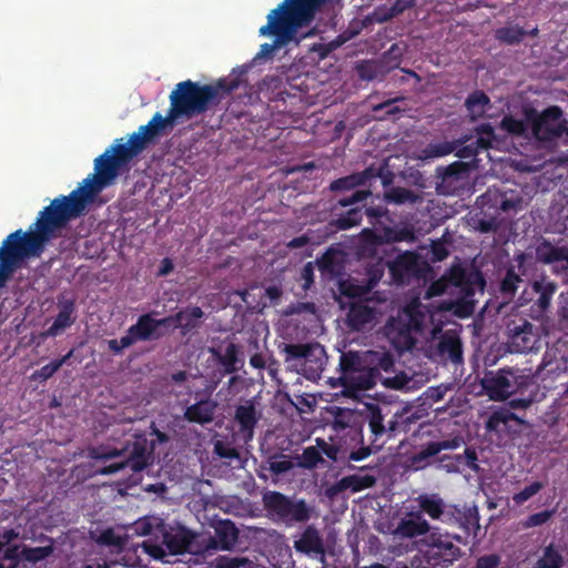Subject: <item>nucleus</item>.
Segmentation results:
<instances>
[{"label": "nucleus", "mask_w": 568, "mask_h": 568, "mask_svg": "<svg viewBox=\"0 0 568 568\" xmlns=\"http://www.w3.org/2000/svg\"><path fill=\"white\" fill-rule=\"evenodd\" d=\"M524 36H525V31L517 26L505 27V28L497 30V32H496L497 39H499L500 41H504L508 44H514V43L519 42Z\"/></svg>", "instance_id": "42"}, {"label": "nucleus", "mask_w": 568, "mask_h": 568, "mask_svg": "<svg viewBox=\"0 0 568 568\" xmlns=\"http://www.w3.org/2000/svg\"><path fill=\"white\" fill-rule=\"evenodd\" d=\"M343 373L339 377L344 387L343 394L349 397H357L358 390L372 388L377 383V375L369 373L364 366H359L354 354L342 356Z\"/></svg>", "instance_id": "10"}, {"label": "nucleus", "mask_w": 568, "mask_h": 568, "mask_svg": "<svg viewBox=\"0 0 568 568\" xmlns=\"http://www.w3.org/2000/svg\"><path fill=\"white\" fill-rule=\"evenodd\" d=\"M511 420L521 423V420L515 414L510 413L507 409H500L493 413V415L488 418L486 423V428L489 432L501 434L507 432L508 423Z\"/></svg>", "instance_id": "33"}, {"label": "nucleus", "mask_w": 568, "mask_h": 568, "mask_svg": "<svg viewBox=\"0 0 568 568\" xmlns=\"http://www.w3.org/2000/svg\"><path fill=\"white\" fill-rule=\"evenodd\" d=\"M359 366H364L369 373L381 379V371L388 372L394 365L392 356L385 351H366L361 355L354 354Z\"/></svg>", "instance_id": "17"}, {"label": "nucleus", "mask_w": 568, "mask_h": 568, "mask_svg": "<svg viewBox=\"0 0 568 568\" xmlns=\"http://www.w3.org/2000/svg\"><path fill=\"white\" fill-rule=\"evenodd\" d=\"M475 291H484L481 276L478 273L467 275L460 266L452 267L448 275L429 286L426 296L430 298L447 293L453 298L435 310L417 301L412 302L387 323L385 329L388 341L403 352L410 349L418 336L435 339L445 324L447 312L462 318L471 315L475 308Z\"/></svg>", "instance_id": "2"}, {"label": "nucleus", "mask_w": 568, "mask_h": 568, "mask_svg": "<svg viewBox=\"0 0 568 568\" xmlns=\"http://www.w3.org/2000/svg\"><path fill=\"white\" fill-rule=\"evenodd\" d=\"M239 87L236 78L222 79L216 85L200 87L192 81L181 82L171 93V108L164 118L166 128H172L182 116H192L207 109L210 103L220 98L221 93H229Z\"/></svg>", "instance_id": "4"}, {"label": "nucleus", "mask_w": 568, "mask_h": 568, "mask_svg": "<svg viewBox=\"0 0 568 568\" xmlns=\"http://www.w3.org/2000/svg\"><path fill=\"white\" fill-rule=\"evenodd\" d=\"M418 503L423 511H425L433 519H439L444 513V503L436 495L419 496Z\"/></svg>", "instance_id": "38"}, {"label": "nucleus", "mask_w": 568, "mask_h": 568, "mask_svg": "<svg viewBox=\"0 0 568 568\" xmlns=\"http://www.w3.org/2000/svg\"><path fill=\"white\" fill-rule=\"evenodd\" d=\"M166 129L165 120L160 113L154 114L150 122L140 126L126 143L123 139L94 160V173L90 174L69 196L54 199L34 223V230L29 233L17 231L11 233L0 247V286L21 263L38 256L44 244L57 230L69 220L81 215L97 195L116 179L119 171L129 159L142 151L148 141Z\"/></svg>", "instance_id": "1"}, {"label": "nucleus", "mask_w": 568, "mask_h": 568, "mask_svg": "<svg viewBox=\"0 0 568 568\" xmlns=\"http://www.w3.org/2000/svg\"><path fill=\"white\" fill-rule=\"evenodd\" d=\"M500 564V557L497 555H486L478 558L475 568H497Z\"/></svg>", "instance_id": "58"}, {"label": "nucleus", "mask_w": 568, "mask_h": 568, "mask_svg": "<svg viewBox=\"0 0 568 568\" xmlns=\"http://www.w3.org/2000/svg\"><path fill=\"white\" fill-rule=\"evenodd\" d=\"M531 287L532 291L538 294L536 305L539 307L540 312L546 311L556 291V285L552 282L542 280L535 282Z\"/></svg>", "instance_id": "35"}, {"label": "nucleus", "mask_w": 568, "mask_h": 568, "mask_svg": "<svg viewBox=\"0 0 568 568\" xmlns=\"http://www.w3.org/2000/svg\"><path fill=\"white\" fill-rule=\"evenodd\" d=\"M18 536L19 532L13 529L4 530L2 534H0V558L4 555L6 549L13 547L10 545V542Z\"/></svg>", "instance_id": "56"}, {"label": "nucleus", "mask_w": 568, "mask_h": 568, "mask_svg": "<svg viewBox=\"0 0 568 568\" xmlns=\"http://www.w3.org/2000/svg\"><path fill=\"white\" fill-rule=\"evenodd\" d=\"M365 236H369L372 242H402V241H413L414 240V231L410 226L403 227H385L382 233L376 234L372 231L365 230Z\"/></svg>", "instance_id": "26"}, {"label": "nucleus", "mask_w": 568, "mask_h": 568, "mask_svg": "<svg viewBox=\"0 0 568 568\" xmlns=\"http://www.w3.org/2000/svg\"><path fill=\"white\" fill-rule=\"evenodd\" d=\"M367 175H368V172H364L361 174H354V175L337 180L332 184V187L335 190L354 187L356 185L363 184Z\"/></svg>", "instance_id": "48"}, {"label": "nucleus", "mask_w": 568, "mask_h": 568, "mask_svg": "<svg viewBox=\"0 0 568 568\" xmlns=\"http://www.w3.org/2000/svg\"><path fill=\"white\" fill-rule=\"evenodd\" d=\"M375 484V478L371 475H352L342 478L337 483V490L351 489L354 493L369 488Z\"/></svg>", "instance_id": "34"}, {"label": "nucleus", "mask_w": 568, "mask_h": 568, "mask_svg": "<svg viewBox=\"0 0 568 568\" xmlns=\"http://www.w3.org/2000/svg\"><path fill=\"white\" fill-rule=\"evenodd\" d=\"M446 390H447V387L432 388L428 390V398L433 399L434 402H438V400L443 399Z\"/></svg>", "instance_id": "63"}, {"label": "nucleus", "mask_w": 568, "mask_h": 568, "mask_svg": "<svg viewBox=\"0 0 568 568\" xmlns=\"http://www.w3.org/2000/svg\"><path fill=\"white\" fill-rule=\"evenodd\" d=\"M501 129L513 135H523L525 134L527 126L521 120L514 119L511 116H506L500 124Z\"/></svg>", "instance_id": "47"}, {"label": "nucleus", "mask_w": 568, "mask_h": 568, "mask_svg": "<svg viewBox=\"0 0 568 568\" xmlns=\"http://www.w3.org/2000/svg\"><path fill=\"white\" fill-rule=\"evenodd\" d=\"M385 201L394 204L415 203L418 195L404 187H393L385 193Z\"/></svg>", "instance_id": "40"}, {"label": "nucleus", "mask_w": 568, "mask_h": 568, "mask_svg": "<svg viewBox=\"0 0 568 568\" xmlns=\"http://www.w3.org/2000/svg\"><path fill=\"white\" fill-rule=\"evenodd\" d=\"M532 132L538 140L550 141L562 134H568V122L562 119L561 110L558 106H550L534 120Z\"/></svg>", "instance_id": "12"}, {"label": "nucleus", "mask_w": 568, "mask_h": 568, "mask_svg": "<svg viewBox=\"0 0 568 568\" xmlns=\"http://www.w3.org/2000/svg\"><path fill=\"white\" fill-rule=\"evenodd\" d=\"M536 256L540 262L552 264L556 272L568 270V250L566 248L542 242L536 248Z\"/></svg>", "instance_id": "22"}, {"label": "nucleus", "mask_w": 568, "mask_h": 568, "mask_svg": "<svg viewBox=\"0 0 568 568\" xmlns=\"http://www.w3.org/2000/svg\"><path fill=\"white\" fill-rule=\"evenodd\" d=\"M467 110L473 120L481 118L489 106V98L483 92H474L466 100Z\"/></svg>", "instance_id": "36"}, {"label": "nucleus", "mask_w": 568, "mask_h": 568, "mask_svg": "<svg viewBox=\"0 0 568 568\" xmlns=\"http://www.w3.org/2000/svg\"><path fill=\"white\" fill-rule=\"evenodd\" d=\"M442 356L447 357L452 362L458 363L462 359V345L455 332H446L438 344Z\"/></svg>", "instance_id": "27"}, {"label": "nucleus", "mask_w": 568, "mask_h": 568, "mask_svg": "<svg viewBox=\"0 0 568 568\" xmlns=\"http://www.w3.org/2000/svg\"><path fill=\"white\" fill-rule=\"evenodd\" d=\"M361 221V213L357 209H353L348 212L347 216L338 220V224L341 229L352 227Z\"/></svg>", "instance_id": "57"}, {"label": "nucleus", "mask_w": 568, "mask_h": 568, "mask_svg": "<svg viewBox=\"0 0 568 568\" xmlns=\"http://www.w3.org/2000/svg\"><path fill=\"white\" fill-rule=\"evenodd\" d=\"M251 565L250 560L244 557L221 556L214 560L216 568H242Z\"/></svg>", "instance_id": "46"}, {"label": "nucleus", "mask_w": 568, "mask_h": 568, "mask_svg": "<svg viewBox=\"0 0 568 568\" xmlns=\"http://www.w3.org/2000/svg\"><path fill=\"white\" fill-rule=\"evenodd\" d=\"M375 317L376 311L364 302L353 303L347 314L348 324L354 329H362L373 323Z\"/></svg>", "instance_id": "25"}, {"label": "nucleus", "mask_w": 568, "mask_h": 568, "mask_svg": "<svg viewBox=\"0 0 568 568\" xmlns=\"http://www.w3.org/2000/svg\"><path fill=\"white\" fill-rule=\"evenodd\" d=\"M456 459V463L457 465H448V464H445L443 465L448 471H458L459 470V465L464 464V465H467L468 467H470L471 469H476L477 468V465H476V459H477V456H476V453L474 450H470V449H466L465 453L463 455H457L455 457Z\"/></svg>", "instance_id": "43"}, {"label": "nucleus", "mask_w": 568, "mask_h": 568, "mask_svg": "<svg viewBox=\"0 0 568 568\" xmlns=\"http://www.w3.org/2000/svg\"><path fill=\"white\" fill-rule=\"evenodd\" d=\"M235 422L239 424V434L245 442H248L254 436V428L260 418V414L255 408L253 402L247 400L236 407Z\"/></svg>", "instance_id": "19"}, {"label": "nucleus", "mask_w": 568, "mask_h": 568, "mask_svg": "<svg viewBox=\"0 0 568 568\" xmlns=\"http://www.w3.org/2000/svg\"><path fill=\"white\" fill-rule=\"evenodd\" d=\"M203 316V312L200 307H191L179 312L176 315L172 316L171 325L182 328L184 332H187L194 328L200 318Z\"/></svg>", "instance_id": "32"}, {"label": "nucleus", "mask_w": 568, "mask_h": 568, "mask_svg": "<svg viewBox=\"0 0 568 568\" xmlns=\"http://www.w3.org/2000/svg\"><path fill=\"white\" fill-rule=\"evenodd\" d=\"M294 547L308 556H320V561L326 564L323 539L314 526L305 528L301 537L295 540Z\"/></svg>", "instance_id": "16"}, {"label": "nucleus", "mask_w": 568, "mask_h": 568, "mask_svg": "<svg viewBox=\"0 0 568 568\" xmlns=\"http://www.w3.org/2000/svg\"><path fill=\"white\" fill-rule=\"evenodd\" d=\"M432 260L434 262L443 261L447 257L448 251L444 243L442 242H433L432 243Z\"/></svg>", "instance_id": "60"}, {"label": "nucleus", "mask_w": 568, "mask_h": 568, "mask_svg": "<svg viewBox=\"0 0 568 568\" xmlns=\"http://www.w3.org/2000/svg\"><path fill=\"white\" fill-rule=\"evenodd\" d=\"M263 501L273 518L286 525L305 523L314 514V507L310 506L304 499H293L277 491L265 493Z\"/></svg>", "instance_id": "8"}, {"label": "nucleus", "mask_w": 568, "mask_h": 568, "mask_svg": "<svg viewBox=\"0 0 568 568\" xmlns=\"http://www.w3.org/2000/svg\"><path fill=\"white\" fill-rule=\"evenodd\" d=\"M459 551L449 535L434 532L428 537L425 557L433 568H445L459 556Z\"/></svg>", "instance_id": "11"}, {"label": "nucleus", "mask_w": 568, "mask_h": 568, "mask_svg": "<svg viewBox=\"0 0 568 568\" xmlns=\"http://www.w3.org/2000/svg\"><path fill=\"white\" fill-rule=\"evenodd\" d=\"M74 307L72 303H65L58 316L55 317L53 324L45 332V336H57L67 327L71 326L74 322L73 317Z\"/></svg>", "instance_id": "31"}, {"label": "nucleus", "mask_w": 568, "mask_h": 568, "mask_svg": "<svg viewBox=\"0 0 568 568\" xmlns=\"http://www.w3.org/2000/svg\"><path fill=\"white\" fill-rule=\"evenodd\" d=\"M129 531V537L132 536H148L160 532L163 535V541L160 545L153 544L150 540L143 542V548L153 558L162 561H168L166 557L170 555H178L184 551L192 552V541L190 534L183 529L175 532H166L163 529V521L155 516H148L136 520L133 525L125 527Z\"/></svg>", "instance_id": "5"}, {"label": "nucleus", "mask_w": 568, "mask_h": 568, "mask_svg": "<svg viewBox=\"0 0 568 568\" xmlns=\"http://www.w3.org/2000/svg\"><path fill=\"white\" fill-rule=\"evenodd\" d=\"M90 457L103 463L110 462L95 470V474L110 475L129 468L132 471H140L151 462V450L148 440L143 437H135L132 444L122 448L97 447L90 450Z\"/></svg>", "instance_id": "6"}, {"label": "nucleus", "mask_w": 568, "mask_h": 568, "mask_svg": "<svg viewBox=\"0 0 568 568\" xmlns=\"http://www.w3.org/2000/svg\"><path fill=\"white\" fill-rule=\"evenodd\" d=\"M428 529L429 525L420 513H409L398 524L396 534L412 538L427 532Z\"/></svg>", "instance_id": "24"}, {"label": "nucleus", "mask_w": 568, "mask_h": 568, "mask_svg": "<svg viewBox=\"0 0 568 568\" xmlns=\"http://www.w3.org/2000/svg\"><path fill=\"white\" fill-rule=\"evenodd\" d=\"M539 336L530 323L525 322L513 331L510 346L518 353H528L539 348Z\"/></svg>", "instance_id": "18"}, {"label": "nucleus", "mask_w": 568, "mask_h": 568, "mask_svg": "<svg viewBox=\"0 0 568 568\" xmlns=\"http://www.w3.org/2000/svg\"><path fill=\"white\" fill-rule=\"evenodd\" d=\"M52 545L36 548H21L14 545L4 550L0 558V568H26L23 561L38 562L52 554Z\"/></svg>", "instance_id": "14"}, {"label": "nucleus", "mask_w": 568, "mask_h": 568, "mask_svg": "<svg viewBox=\"0 0 568 568\" xmlns=\"http://www.w3.org/2000/svg\"><path fill=\"white\" fill-rule=\"evenodd\" d=\"M484 199L506 214H516L527 205V200L523 196L521 191L513 189L489 190Z\"/></svg>", "instance_id": "15"}, {"label": "nucleus", "mask_w": 568, "mask_h": 568, "mask_svg": "<svg viewBox=\"0 0 568 568\" xmlns=\"http://www.w3.org/2000/svg\"><path fill=\"white\" fill-rule=\"evenodd\" d=\"M368 418H369V429L375 435H382L385 430V427L383 425V414L379 408L375 406L368 407Z\"/></svg>", "instance_id": "44"}, {"label": "nucleus", "mask_w": 568, "mask_h": 568, "mask_svg": "<svg viewBox=\"0 0 568 568\" xmlns=\"http://www.w3.org/2000/svg\"><path fill=\"white\" fill-rule=\"evenodd\" d=\"M455 150L456 146L449 142L430 143L418 152L417 159L425 161L442 158L454 152Z\"/></svg>", "instance_id": "37"}, {"label": "nucleus", "mask_w": 568, "mask_h": 568, "mask_svg": "<svg viewBox=\"0 0 568 568\" xmlns=\"http://www.w3.org/2000/svg\"><path fill=\"white\" fill-rule=\"evenodd\" d=\"M387 264L396 282H405L410 275H416L419 271L418 257L412 252L402 253Z\"/></svg>", "instance_id": "21"}, {"label": "nucleus", "mask_w": 568, "mask_h": 568, "mask_svg": "<svg viewBox=\"0 0 568 568\" xmlns=\"http://www.w3.org/2000/svg\"><path fill=\"white\" fill-rule=\"evenodd\" d=\"M302 278L305 281L304 288H308L313 282V266L312 263H307L302 271Z\"/></svg>", "instance_id": "62"}, {"label": "nucleus", "mask_w": 568, "mask_h": 568, "mask_svg": "<svg viewBox=\"0 0 568 568\" xmlns=\"http://www.w3.org/2000/svg\"><path fill=\"white\" fill-rule=\"evenodd\" d=\"M544 488V484L535 481L529 486L525 487L519 493L515 494L513 500L516 505H523L525 501L537 495Z\"/></svg>", "instance_id": "45"}, {"label": "nucleus", "mask_w": 568, "mask_h": 568, "mask_svg": "<svg viewBox=\"0 0 568 568\" xmlns=\"http://www.w3.org/2000/svg\"><path fill=\"white\" fill-rule=\"evenodd\" d=\"M285 363L290 369H293L307 379H316L323 371L326 363V353L322 345H286Z\"/></svg>", "instance_id": "7"}, {"label": "nucleus", "mask_w": 568, "mask_h": 568, "mask_svg": "<svg viewBox=\"0 0 568 568\" xmlns=\"http://www.w3.org/2000/svg\"><path fill=\"white\" fill-rule=\"evenodd\" d=\"M460 446V439L454 438L450 440H443L438 443H432L426 448L427 455H436L444 449H455Z\"/></svg>", "instance_id": "52"}, {"label": "nucleus", "mask_w": 568, "mask_h": 568, "mask_svg": "<svg viewBox=\"0 0 568 568\" xmlns=\"http://www.w3.org/2000/svg\"><path fill=\"white\" fill-rule=\"evenodd\" d=\"M219 361L225 367L227 373H231L235 369L236 363V347L233 344L226 346L223 355H217Z\"/></svg>", "instance_id": "49"}, {"label": "nucleus", "mask_w": 568, "mask_h": 568, "mask_svg": "<svg viewBox=\"0 0 568 568\" xmlns=\"http://www.w3.org/2000/svg\"><path fill=\"white\" fill-rule=\"evenodd\" d=\"M367 191H356L351 196L344 197L339 201L342 206H349L358 202H363L368 196Z\"/></svg>", "instance_id": "59"}, {"label": "nucleus", "mask_w": 568, "mask_h": 568, "mask_svg": "<svg viewBox=\"0 0 568 568\" xmlns=\"http://www.w3.org/2000/svg\"><path fill=\"white\" fill-rule=\"evenodd\" d=\"M72 352H69L63 358L59 361L51 362L47 365H44L39 372L38 376L47 379L50 376H52L61 366L62 364L71 356Z\"/></svg>", "instance_id": "53"}, {"label": "nucleus", "mask_w": 568, "mask_h": 568, "mask_svg": "<svg viewBox=\"0 0 568 568\" xmlns=\"http://www.w3.org/2000/svg\"><path fill=\"white\" fill-rule=\"evenodd\" d=\"M562 562V556L552 546L547 547L538 559L539 568H561Z\"/></svg>", "instance_id": "41"}, {"label": "nucleus", "mask_w": 568, "mask_h": 568, "mask_svg": "<svg viewBox=\"0 0 568 568\" xmlns=\"http://www.w3.org/2000/svg\"><path fill=\"white\" fill-rule=\"evenodd\" d=\"M237 540V530L230 521H222L215 528L214 548L226 550L234 546Z\"/></svg>", "instance_id": "28"}, {"label": "nucleus", "mask_w": 568, "mask_h": 568, "mask_svg": "<svg viewBox=\"0 0 568 568\" xmlns=\"http://www.w3.org/2000/svg\"><path fill=\"white\" fill-rule=\"evenodd\" d=\"M468 183V166L456 162L444 169L439 187L443 192L450 193L464 189Z\"/></svg>", "instance_id": "20"}, {"label": "nucleus", "mask_w": 568, "mask_h": 568, "mask_svg": "<svg viewBox=\"0 0 568 568\" xmlns=\"http://www.w3.org/2000/svg\"><path fill=\"white\" fill-rule=\"evenodd\" d=\"M173 317L155 320L152 314H144L139 317L136 324L132 325L123 336L124 345H133L138 341L155 339L161 336L159 328L170 326Z\"/></svg>", "instance_id": "13"}, {"label": "nucleus", "mask_w": 568, "mask_h": 568, "mask_svg": "<svg viewBox=\"0 0 568 568\" xmlns=\"http://www.w3.org/2000/svg\"><path fill=\"white\" fill-rule=\"evenodd\" d=\"M123 343H124V342H123V337H122L120 341H118V339H110V341L108 342V344H109V348H110L111 351L115 352V353H119V352H121L122 349L128 348V347H130V346H131V345H124Z\"/></svg>", "instance_id": "64"}, {"label": "nucleus", "mask_w": 568, "mask_h": 568, "mask_svg": "<svg viewBox=\"0 0 568 568\" xmlns=\"http://www.w3.org/2000/svg\"><path fill=\"white\" fill-rule=\"evenodd\" d=\"M528 382V374L515 368H504L486 376L483 387L490 399L504 400L518 389L526 387Z\"/></svg>", "instance_id": "9"}, {"label": "nucleus", "mask_w": 568, "mask_h": 568, "mask_svg": "<svg viewBox=\"0 0 568 568\" xmlns=\"http://www.w3.org/2000/svg\"><path fill=\"white\" fill-rule=\"evenodd\" d=\"M549 518H550V513H549V511H541V513H538V514L531 515V516L527 519V521H526V526H527V527H535V526H539V525L545 524Z\"/></svg>", "instance_id": "61"}, {"label": "nucleus", "mask_w": 568, "mask_h": 568, "mask_svg": "<svg viewBox=\"0 0 568 568\" xmlns=\"http://www.w3.org/2000/svg\"><path fill=\"white\" fill-rule=\"evenodd\" d=\"M312 22V9L305 0H284L276 9L267 14V23L260 28L263 37H273L272 43H263L255 59L272 58L274 52L291 42L298 43L311 36V32L300 34L303 27Z\"/></svg>", "instance_id": "3"}, {"label": "nucleus", "mask_w": 568, "mask_h": 568, "mask_svg": "<svg viewBox=\"0 0 568 568\" xmlns=\"http://www.w3.org/2000/svg\"><path fill=\"white\" fill-rule=\"evenodd\" d=\"M381 274L375 275L366 285L358 284L355 280H348L341 283V292L343 295L351 297H362L366 295L375 282L379 278Z\"/></svg>", "instance_id": "39"}, {"label": "nucleus", "mask_w": 568, "mask_h": 568, "mask_svg": "<svg viewBox=\"0 0 568 568\" xmlns=\"http://www.w3.org/2000/svg\"><path fill=\"white\" fill-rule=\"evenodd\" d=\"M216 405L211 400H203L195 405L190 406L185 412V417L190 422L200 424L209 423L212 420Z\"/></svg>", "instance_id": "30"}, {"label": "nucleus", "mask_w": 568, "mask_h": 568, "mask_svg": "<svg viewBox=\"0 0 568 568\" xmlns=\"http://www.w3.org/2000/svg\"><path fill=\"white\" fill-rule=\"evenodd\" d=\"M520 283V278L513 271H508L505 278L501 282V291L506 294H513L517 285Z\"/></svg>", "instance_id": "54"}, {"label": "nucleus", "mask_w": 568, "mask_h": 568, "mask_svg": "<svg viewBox=\"0 0 568 568\" xmlns=\"http://www.w3.org/2000/svg\"><path fill=\"white\" fill-rule=\"evenodd\" d=\"M293 462L286 456H281L280 458H274L270 462V470L275 475L287 473L293 468Z\"/></svg>", "instance_id": "50"}, {"label": "nucleus", "mask_w": 568, "mask_h": 568, "mask_svg": "<svg viewBox=\"0 0 568 568\" xmlns=\"http://www.w3.org/2000/svg\"><path fill=\"white\" fill-rule=\"evenodd\" d=\"M129 538V531L123 527L109 528L97 537V542L103 546L121 550Z\"/></svg>", "instance_id": "29"}, {"label": "nucleus", "mask_w": 568, "mask_h": 568, "mask_svg": "<svg viewBox=\"0 0 568 568\" xmlns=\"http://www.w3.org/2000/svg\"><path fill=\"white\" fill-rule=\"evenodd\" d=\"M320 460H322L320 452L315 447H308L303 452L300 465L306 468H311L316 466Z\"/></svg>", "instance_id": "51"}, {"label": "nucleus", "mask_w": 568, "mask_h": 568, "mask_svg": "<svg viewBox=\"0 0 568 568\" xmlns=\"http://www.w3.org/2000/svg\"><path fill=\"white\" fill-rule=\"evenodd\" d=\"M214 452L222 458L232 459L239 457L237 452L222 440H217L214 444Z\"/></svg>", "instance_id": "55"}, {"label": "nucleus", "mask_w": 568, "mask_h": 568, "mask_svg": "<svg viewBox=\"0 0 568 568\" xmlns=\"http://www.w3.org/2000/svg\"><path fill=\"white\" fill-rule=\"evenodd\" d=\"M498 141L494 134L490 125H481L477 130V139L474 142L467 144L463 150H459L457 154L463 158L473 156L478 153V150H487L488 148L497 146Z\"/></svg>", "instance_id": "23"}]
</instances>
